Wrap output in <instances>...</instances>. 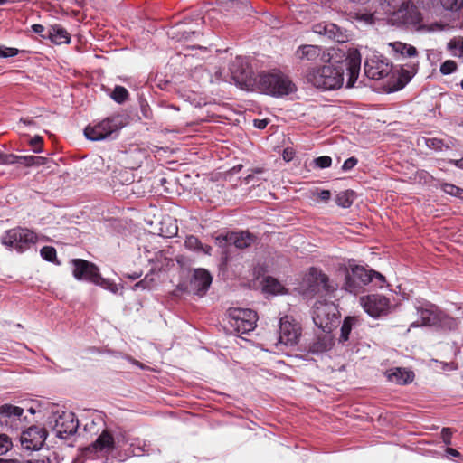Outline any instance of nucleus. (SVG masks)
I'll use <instances>...</instances> for the list:
<instances>
[{
    "label": "nucleus",
    "mask_w": 463,
    "mask_h": 463,
    "mask_svg": "<svg viewBox=\"0 0 463 463\" xmlns=\"http://www.w3.org/2000/svg\"><path fill=\"white\" fill-rule=\"evenodd\" d=\"M441 190L449 195L463 200V189L455 184L443 183L440 184Z\"/></svg>",
    "instance_id": "nucleus-33"
},
{
    "label": "nucleus",
    "mask_w": 463,
    "mask_h": 463,
    "mask_svg": "<svg viewBox=\"0 0 463 463\" xmlns=\"http://www.w3.org/2000/svg\"><path fill=\"white\" fill-rule=\"evenodd\" d=\"M388 378L397 384H406L413 380L414 374L404 368H395L388 374Z\"/></svg>",
    "instance_id": "nucleus-25"
},
{
    "label": "nucleus",
    "mask_w": 463,
    "mask_h": 463,
    "mask_svg": "<svg viewBox=\"0 0 463 463\" xmlns=\"http://www.w3.org/2000/svg\"><path fill=\"white\" fill-rule=\"evenodd\" d=\"M313 32L338 43H345L349 38L345 30L331 23L317 24L313 26Z\"/></svg>",
    "instance_id": "nucleus-18"
},
{
    "label": "nucleus",
    "mask_w": 463,
    "mask_h": 463,
    "mask_svg": "<svg viewBox=\"0 0 463 463\" xmlns=\"http://www.w3.org/2000/svg\"><path fill=\"white\" fill-rule=\"evenodd\" d=\"M301 335V328L296 320L285 316L279 321V342L285 345H294L298 343Z\"/></svg>",
    "instance_id": "nucleus-9"
},
{
    "label": "nucleus",
    "mask_w": 463,
    "mask_h": 463,
    "mask_svg": "<svg viewBox=\"0 0 463 463\" xmlns=\"http://www.w3.org/2000/svg\"><path fill=\"white\" fill-rule=\"evenodd\" d=\"M460 86L463 89V80H461Z\"/></svg>",
    "instance_id": "nucleus-64"
},
{
    "label": "nucleus",
    "mask_w": 463,
    "mask_h": 463,
    "mask_svg": "<svg viewBox=\"0 0 463 463\" xmlns=\"http://www.w3.org/2000/svg\"><path fill=\"white\" fill-rule=\"evenodd\" d=\"M55 435L61 439H66L74 434L79 427V420L71 411L57 412L50 420Z\"/></svg>",
    "instance_id": "nucleus-8"
},
{
    "label": "nucleus",
    "mask_w": 463,
    "mask_h": 463,
    "mask_svg": "<svg viewBox=\"0 0 463 463\" xmlns=\"http://www.w3.org/2000/svg\"><path fill=\"white\" fill-rule=\"evenodd\" d=\"M213 277L205 269H195L191 279V288L197 295H203L211 286Z\"/></svg>",
    "instance_id": "nucleus-19"
},
{
    "label": "nucleus",
    "mask_w": 463,
    "mask_h": 463,
    "mask_svg": "<svg viewBox=\"0 0 463 463\" xmlns=\"http://www.w3.org/2000/svg\"><path fill=\"white\" fill-rule=\"evenodd\" d=\"M73 267L72 274L77 280H86L94 283L98 278L99 270L98 267L82 259H73L71 260Z\"/></svg>",
    "instance_id": "nucleus-15"
},
{
    "label": "nucleus",
    "mask_w": 463,
    "mask_h": 463,
    "mask_svg": "<svg viewBox=\"0 0 463 463\" xmlns=\"http://www.w3.org/2000/svg\"><path fill=\"white\" fill-rule=\"evenodd\" d=\"M425 145L428 148L436 151H441L444 146L443 141L439 138H427L425 139Z\"/></svg>",
    "instance_id": "nucleus-40"
},
{
    "label": "nucleus",
    "mask_w": 463,
    "mask_h": 463,
    "mask_svg": "<svg viewBox=\"0 0 463 463\" xmlns=\"http://www.w3.org/2000/svg\"><path fill=\"white\" fill-rule=\"evenodd\" d=\"M442 439L445 444L449 445L451 444V436L452 432L450 429L449 428H443L441 431Z\"/></svg>",
    "instance_id": "nucleus-49"
},
{
    "label": "nucleus",
    "mask_w": 463,
    "mask_h": 463,
    "mask_svg": "<svg viewBox=\"0 0 463 463\" xmlns=\"http://www.w3.org/2000/svg\"><path fill=\"white\" fill-rule=\"evenodd\" d=\"M6 2V0H0V5H3Z\"/></svg>",
    "instance_id": "nucleus-62"
},
{
    "label": "nucleus",
    "mask_w": 463,
    "mask_h": 463,
    "mask_svg": "<svg viewBox=\"0 0 463 463\" xmlns=\"http://www.w3.org/2000/svg\"><path fill=\"white\" fill-rule=\"evenodd\" d=\"M255 241V236L248 232H227L225 235L216 237V242L219 246L233 244L238 249H244Z\"/></svg>",
    "instance_id": "nucleus-17"
},
{
    "label": "nucleus",
    "mask_w": 463,
    "mask_h": 463,
    "mask_svg": "<svg viewBox=\"0 0 463 463\" xmlns=\"http://www.w3.org/2000/svg\"><path fill=\"white\" fill-rule=\"evenodd\" d=\"M150 288V286H149V282H148L147 277H146L144 279L138 281L137 283H136L134 285V289L135 290H137L139 288L146 289V288Z\"/></svg>",
    "instance_id": "nucleus-50"
},
{
    "label": "nucleus",
    "mask_w": 463,
    "mask_h": 463,
    "mask_svg": "<svg viewBox=\"0 0 463 463\" xmlns=\"http://www.w3.org/2000/svg\"><path fill=\"white\" fill-rule=\"evenodd\" d=\"M268 122L265 119H255L254 126L259 129H263L266 128Z\"/></svg>",
    "instance_id": "nucleus-52"
},
{
    "label": "nucleus",
    "mask_w": 463,
    "mask_h": 463,
    "mask_svg": "<svg viewBox=\"0 0 463 463\" xmlns=\"http://www.w3.org/2000/svg\"><path fill=\"white\" fill-rule=\"evenodd\" d=\"M446 452L449 454V455H451L453 457H458L460 454L458 450H456L455 449H452V448H448L446 449Z\"/></svg>",
    "instance_id": "nucleus-58"
},
{
    "label": "nucleus",
    "mask_w": 463,
    "mask_h": 463,
    "mask_svg": "<svg viewBox=\"0 0 463 463\" xmlns=\"http://www.w3.org/2000/svg\"><path fill=\"white\" fill-rule=\"evenodd\" d=\"M228 323L240 335L248 334L257 326L258 315L250 308L232 307L227 311Z\"/></svg>",
    "instance_id": "nucleus-5"
},
{
    "label": "nucleus",
    "mask_w": 463,
    "mask_h": 463,
    "mask_svg": "<svg viewBox=\"0 0 463 463\" xmlns=\"http://www.w3.org/2000/svg\"><path fill=\"white\" fill-rule=\"evenodd\" d=\"M283 158L286 161H290L293 158V151L289 149H285L283 152Z\"/></svg>",
    "instance_id": "nucleus-56"
},
{
    "label": "nucleus",
    "mask_w": 463,
    "mask_h": 463,
    "mask_svg": "<svg viewBox=\"0 0 463 463\" xmlns=\"http://www.w3.org/2000/svg\"><path fill=\"white\" fill-rule=\"evenodd\" d=\"M361 68V55L357 49H349L344 61L314 68L307 73V80L313 86L324 90H335L344 83V71H347L346 87L354 85Z\"/></svg>",
    "instance_id": "nucleus-1"
},
{
    "label": "nucleus",
    "mask_w": 463,
    "mask_h": 463,
    "mask_svg": "<svg viewBox=\"0 0 463 463\" xmlns=\"http://www.w3.org/2000/svg\"><path fill=\"white\" fill-rule=\"evenodd\" d=\"M398 17L406 24L417 26L421 22V14L418 8L410 2L403 3L398 10Z\"/></svg>",
    "instance_id": "nucleus-21"
},
{
    "label": "nucleus",
    "mask_w": 463,
    "mask_h": 463,
    "mask_svg": "<svg viewBox=\"0 0 463 463\" xmlns=\"http://www.w3.org/2000/svg\"><path fill=\"white\" fill-rule=\"evenodd\" d=\"M18 164L25 166L33 165V156H19Z\"/></svg>",
    "instance_id": "nucleus-48"
},
{
    "label": "nucleus",
    "mask_w": 463,
    "mask_h": 463,
    "mask_svg": "<svg viewBox=\"0 0 463 463\" xmlns=\"http://www.w3.org/2000/svg\"><path fill=\"white\" fill-rule=\"evenodd\" d=\"M197 34H199V32L192 28H185L184 25L175 26L171 33L173 38H176L178 41L184 42L190 41Z\"/></svg>",
    "instance_id": "nucleus-28"
},
{
    "label": "nucleus",
    "mask_w": 463,
    "mask_h": 463,
    "mask_svg": "<svg viewBox=\"0 0 463 463\" xmlns=\"http://www.w3.org/2000/svg\"><path fill=\"white\" fill-rule=\"evenodd\" d=\"M177 226L176 225H171L169 228H168V231L166 232V233L164 235L165 237H173L175 236L176 233H177Z\"/></svg>",
    "instance_id": "nucleus-53"
},
{
    "label": "nucleus",
    "mask_w": 463,
    "mask_h": 463,
    "mask_svg": "<svg viewBox=\"0 0 463 463\" xmlns=\"http://www.w3.org/2000/svg\"><path fill=\"white\" fill-rule=\"evenodd\" d=\"M313 194H317V197L324 203H327L331 197V193L329 190H321V191L317 190Z\"/></svg>",
    "instance_id": "nucleus-47"
},
{
    "label": "nucleus",
    "mask_w": 463,
    "mask_h": 463,
    "mask_svg": "<svg viewBox=\"0 0 463 463\" xmlns=\"http://www.w3.org/2000/svg\"><path fill=\"white\" fill-rule=\"evenodd\" d=\"M257 83L260 90L277 97L288 95L296 90L295 84L282 73L260 74Z\"/></svg>",
    "instance_id": "nucleus-2"
},
{
    "label": "nucleus",
    "mask_w": 463,
    "mask_h": 463,
    "mask_svg": "<svg viewBox=\"0 0 463 463\" xmlns=\"http://www.w3.org/2000/svg\"><path fill=\"white\" fill-rule=\"evenodd\" d=\"M184 246L186 247V249L188 250H194V251H197V252H203L206 255H210L211 254V251H212V247L209 246V245H203L200 240L194 236V235H190V236H187L185 241H184Z\"/></svg>",
    "instance_id": "nucleus-27"
},
{
    "label": "nucleus",
    "mask_w": 463,
    "mask_h": 463,
    "mask_svg": "<svg viewBox=\"0 0 463 463\" xmlns=\"http://www.w3.org/2000/svg\"><path fill=\"white\" fill-rule=\"evenodd\" d=\"M353 201L354 192L349 190L339 193L335 197L336 204L342 208L350 207L353 203Z\"/></svg>",
    "instance_id": "nucleus-32"
},
{
    "label": "nucleus",
    "mask_w": 463,
    "mask_h": 463,
    "mask_svg": "<svg viewBox=\"0 0 463 463\" xmlns=\"http://www.w3.org/2000/svg\"><path fill=\"white\" fill-rule=\"evenodd\" d=\"M47 433L45 430L40 426H32L22 432L21 444L27 450L40 449L45 439Z\"/></svg>",
    "instance_id": "nucleus-14"
},
{
    "label": "nucleus",
    "mask_w": 463,
    "mask_h": 463,
    "mask_svg": "<svg viewBox=\"0 0 463 463\" xmlns=\"http://www.w3.org/2000/svg\"><path fill=\"white\" fill-rule=\"evenodd\" d=\"M357 324V318L354 317H347L345 318L341 329H340V337L339 341L341 343H345L349 340L351 331L353 327Z\"/></svg>",
    "instance_id": "nucleus-31"
},
{
    "label": "nucleus",
    "mask_w": 463,
    "mask_h": 463,
    "mask_svg": "<svg viewBox=\"0 0 463 463\" xmlns=\"http://www.w3.org/2000/svg\"><path fill=\"white\" fill-rule=\"evenodd\" d=\"M357 163L358 160L354 156L349 157L344 162L342 170L345 172L350 171L357 165Z\"/></svg>",
    "instance_id": "nucleus-46"
},
{
    "label": "nucleus",
    "mask_w": 463,
    "mask_h": 463,
    "mask_svg": "<svg viewBox=\"0 0 463 463\" xmlns=\"http://www.w3.org/2000/svg\"><path fill=\"white\" fill-rule=\"evenodd\" d=\"M0 463H26V462H24L23 460H19V459H14V458H10V459L1 458Z\"/></svg>",
    "instance_id": "nucleus-57"
},
{
    "label": "nucleus",
    "mask_w": 463,
    "mask_h": 463,
    "mask_svg": "<svg viewBox=\"0 0 463 463\" xmlns=\"http://www.w3.org/2000/svg\"><path fill=\"white\" fill-rule=\"evenodd\" d=\"M309 280L314 283L316 288L314 291L330 293L335 289V286L330 283L328 277L316 268L310 269Z\"/></svg>",
    "instance_id": "nucleus-20"
},
{
    "label": "nucleus",
    "mask_w": 463,
    "mask_h": 463,
    "mask_svg": "<svg viewBox=\"0 0 463 463\" xmlns=\"http://www.w3.org/2000/svg\"><path fill=\"white\" fill-rule=\"evenodd\" d=\"M32 31L35 33H42L44 32V26L39 24H35L32 25Z\"/></svg>",
    "instance_id": "nucleus-55"
},
{
    "label": "nucleus",
    "mask_w": 463,
    "mask_h": 463,
    "mask_svg": "<svg viewBox=\"0 0 463 463\" xmlns=\"http://www.w3.org/2000/svg\"><path fill=\"white\" fill-rule=\"evenodd\" d=\"M128 96V92L126 88L122 86L115 87L111 93V98L118 103H123Z\"/></svg>",
    "instance_id": "nucleus-36"
},
{
    "label": "nucleus",
    "mask_w": 463,
    "mask_h": 463,
    "mask_svg": "<svg viewBox=\"0 0 463 463\" xmlns=\"http://www.w3.org/2000/svg\"><path fill=\"white\" fill-rule=\"evenodd\" d=\"M123 127L122 119L119 116L108 118L101 122L88 126L84 129L85 137L92 141H100L111 137Z\"/></svg>",
    "instance_id": "nucleus-7"
},
{
    "label": "nucleus",
    "mask_w": 463,
    "mask_h": 463,
    "mask_svg": "<svg viewBox=\"0 0 463 463\" xmlns=\"http://www.w3.org/2000/svg\"><path fill=\"white\" fill-rule=\"evenodd\" d=\"M362 18L364 19L366 22L372 20V14H363Z\"/></svg>",
    "instance_id": "nucleus-60"
},
{
    "label": "nucleus",
    "mask_w": 463,
    "mask_h": 463,
    "mask_svg": "<svg viewBox=\"0 0 463 463\" xmlns=\"http://www.w3.org/2000/svg\"><path fill=\"white\" fill-rule=\"evenodd\" d=\"M448 47L454 56L463 58V38L453 39L448 43Z\"/></svg>",
    "instance_id": "nucleus-35"
},
{
    "label": "nucleus",
    "mask_w": 463,
    "mask_h": 463,
    "mask_svg": "<svg viewBox=\"0 0 463 463\" xmlns=\"http://www.w3.org/2000/svg\"><path fill=\"white\" fill-rule=\"evenodd\" d=\"M139 277V275H137V274H133V276H131L130 278L133 279H136Z\"/></svg>",
    "instance_id": "nucleus-61"
},
{
    "label": "nucleus",
    "mask_w": 463,
    "mask_h": 463,
    "mask_svg": "<svg viewBox=\"0 0 463 463\" xmlns=\"http://www.w3.org/2000/svg\"><path fill=\"white\" fill-rule=\"evenodd\" d=\"M449 27L448 24H439V23H434V24H431L428 30L429 31H440V30H445Z\"/></svg>",
    "instance_id": "nucleus-51"
},
{
    "label": "nucleus",
    "mask_w": 463,
    "mask_h": 463,
    "mask_svg": "<svg viewBox=\"0 0 463 463\" xmlns=\"http://www.w3.org/2000/svg\"><path fill=\"white\" fill-rule=\"evenodd\" d=\"M360 302L364 311L372 317L386 315L390 308L389 299L380 294L363 297L360 298Z\"/></svg>",
    "instance_id": "nucleus-11"
},
{
    "label": "nucleus",
    "mask_w": 463,
    "mask_h": 463,
    "mask_svg": "<svg viewBox=\"0 0 463 463\" xmlns=\"http://www.w3.org/2000/svg\"><path fill=\"white\" fill-rule=\"evenodd\" d=\"M283 285L272 277H267L263 280V291L272 295L284 293Z\"/></svg>",
    "instance_id": "nucleus-30"
},
{
    "label": "nucleus",
    "mask_w": 463,
    "mask_h": 463,
    "mask_svg": "<svg viewBox=\"0 0 463 463\" xmlns=\"http://www.w3.org/2000/svg\"><path fill=\"white\" fill-rule=\"evenodd\" d=\"M374 279L378 280L380 287L385 282V279L381 273L367 270L363 266H354L345 275L344 288L346 291L356 294L363 286L372 282Z\"/></svg>",
    "instance_id": "nucleus-3"
},
{
    "label": "nucleus",
    "mask_w": 463,
    "mask_h": 463,
    "mask_svg": "<svg viewBox=\"0 0 463 463\" xmlns=\"http://www.w3.org/2000/svg\"><path fill=\"white\" fill-rule=\"evenodd\" d=\"M33 165H43L46 162V158L43 156H33Z\"/></svg>",
    "instance_id": "nucleus-54"
},
{
    "label": "nucleus",
    "mask_w": 463,
    "mask_h": 463,
    "mask_svg": "<svg viewBox=\"0 0 463 463\" xmlns=\"http://www.w3.org/2000/svg\"><path fill=\"white\" fill-rule=\"evenodd\" d=\"M460 160H461V164H462V166H461V168H460V169H463V158H462V159H460Z\"/></svg>",
    "instance_id": "nucleus-63"
},
{
    "label": "nucleus",
    "mask_w": 463,
    "mask_h": 463,
    "mask_svg": "<svg viewBox=\"0 0 463 463\" xmlns=\"http://www.w3.org/2000/svg\"><path fill=\"white\" fill-rule=\"evenodd\" d=\"M297 57L301 61L330 62L332 54L326 49L317 45L305 44L301 45L296 51Z\"/></svg>",
    "instance_id": "nucleus-16"
},
{
    "label": "nucleus",
    "mask_w": 463,
    "mask_h": 463,
    "mask_svg": "<svg viewBox=\"0 0 463 463\" xmlns=\"http://www.w3.org/2000/svg\"><path fill=\"white\" fill-rule=\"evenodd\" d=\"M417 315L419 319L412 322L410 327L432 326L441 321L442 312L435 306L429 302L417 307Z\"/></svg>",
    "instance_id": "nucleus-10"
},
{
    "label": "nucleus",
    "mask_w": 463,
    "mask_h": 463,
    "mask_svg": "<svg viewBox=\"0 0 463 463\" xmlns=\"http://www.w3.org/2000/svg\"><path fill=\"white\" fill-rule=\"evenodd\" d=\"M94 284L112 292L117 293L118 290V285L109 279L101 278L100 274H99L98 278L94 280Z\"/></svg>",
    "instance_id": "nucleus-34"
},
{
    "label": "nucleus",
    "mask_w": 463,
    "mask_h": 463,
    "mask_svg": "<svg viewBox=\"0 0 463 463\" xmlns=\"http://www.w3.org/2000/svg\"><path fill=\"white\" fill-rule=\"evenodd\" d=\"M388 48L394 56L415 57L418 54L416 48L411 44L402 42H393L388 43Z\"/></svg>",
    "instance_id": "nucleus-24"
},
{
    "label": "nucleus",
    "mask_w": 463,
    "mask_h": 463,
    "mask_svg": "<svg viewBox=\"0 0 463 463\" xmlns=\"http://www.w3.org/2000/svg\"><path fill=\"white\" fill-rule=\"evenodd\" d=\"M312 318L318 328L330 333L338 322L337 307L330 301H317L313 307Z\"/></svg>",
    "instance_id": "nucleus-6"
},
{
    "label": "nucleus",
    "mask_w": 463,
    "mask_h": 463,
    "mask_svg": "<svg viewBox=\"0 0 463 463\" xmlns=\"http://www.w3.org/2000/svg\"><path fill=\"white\" fill-rule=\"evenodd\" d=\"M13 444L11 439L5 435H0V456L5 454L11 448Z\"/></svg>",
    "instance_id": "nucleus-39"
},
{
    "label": "nucleus",
    "mask_w": 463,
    "mask_h": 463,
    "mask_svg": "<svg viewBox=\"0 0 463 463\" xmlns=\"http://www.w3.org/2000/svg\"><path fill=\"white\" fill-rule=\"evenodd\" d=\"M332 345V337L328 333H325L323 336L317 337V340L310 345L309 351L313 354H319L329 350Z\"/></svg>",
    "instance_id": "nucleus-26"
},
{
    "label": "nucleus",
    "mask_w": 463,
    "mask_h": 463,
    "mask_svg": "<svg viewBox=\"0 0 463 463\" xmlns=\"http://www.w3.org/2000/svg\"><path fill=\"white\" fill-rule=\"evenodd\" d=\"M446 10L457 11L463 6V0H439Z\"/></svg>",
    "instance_id": "nucleus-38"
},
{
    "label": "nucleus",
    "mask_w": 463,
    "mask_h": 463,
    "mask_svg": "<svg viewBox=\"0 0 463 463\" xmlns=\"http://www.w3.org/2000/svg\"><path fill=\"white\" fill-rule=\"evenodd\" d=\"M231 77L234 83L242 90H248L252 85L251 71L247 62L237 57L230 67Z\"/></svg>",
    "instance_id": "nucleus-13"
},
{
    "label": "nucleus",
    "mask_w": 463,
    "mask_h": 463,
    "mask_svg": "<svg viewBox=\"0 0 463 463\" xmlns=\"http://www.w3.org/2000/svg\"><path fill=\"white\" fill-rule=\"evenodd\" d=\"M114 449V439L110 432L104 430L96 441L89 448L95 452L109 453Z\"/></svg>",
    "instance_id": "nucleus-22"
},
{
    "label": "nucleus",
    "mask_w": 463,
    "mask_h": 463,
    "mask_svg": "<svg viewBox=\"0 0 463 463\" xmlns=\"http://www.w3.org/2000/svg\"><path fill=\"white\" fill-rule=\"evenodd\" d=\"M42 37L50 39L55 44L69 43L71 39L69 33L58 24L51 26L47 34L42 35Z\"/></svg>",
    "instance_id": "nucleus-23"
},
{
    "label": "nucleus",
    "mask_w": 463,
    "mask_h": 463,
    "mask_svg": "<svg viewBox=\"0 0 463 463\" xmlns=\"http://www.w3.org/2000/svg\"><path fill=\"white\" fill-rule=\"evenodd\" d=\"M38 240L39 236L34 232L21 227L6 231L1 238V241L5 246L14 249L18 252L25 251L34 245Z\"/></svg>",
    "instance_id": "nucleus-4"
},
{
    "label": "nucleus",
    "mask_w": 463,
    "mask_h": 463,
    "mask_svg": "<svg viewBox=\"0 0 463 463\" xmlns=\"http://www.w3.org/2000/svg\"><path fill=\"white\" fill-rule=\"evenodd\" d=\"M331 164L332 158L328 156H322L314 159V165L321 169L329 167Z\"/></svg>",
    "instance_id": "nucleus-41"
},
{
    "label": "nucleus",
    "mask_w": 463,
    "mask_h": 463,
    "mask_svg": "<svg viewBox=\"0 0 463 463\" xmlns=\"http://www.w3.org/2000/svg\"><path fill=\"white\" fill-rule=\"evenodd\" d=\"M449 163L454 165L455 166H457L458 168H461V166H462L460 159H458V160L449 159Z\"/></svg>",
    "instance_id": "nucleus-59"
},
{
    "label": "nucleus",
    "mask_w": 463,
    "mask_h": 463,
    "mask_svg": "<svg viewBox=\"0 0 463 463\" xmlns=\"http://www.w3.org/2000/svg\"><path fill=\"white\" fill-rule=\"evenodd\" d=\"M24 414V409L19 406L4 404L0 406V415L12 420H19Z\"/></svg>",
    "instance_id": "nucleus-29"
},
{
    "label": "nucleus",
    "mask_w": 463,
    "mask_h": 463,
    "mask_svg": "<svg viewBox=\"0 0 463 463\" xmlns=\"http://www.w3.org/2000/svg\"><path fill=\"white\" fill-rule=\"evenodd\" d=\"M457 69V64L454 61L448 60L443 62L440 66V72L444 75L450 74L454 72Z\"/></svg>",
    "instance_id": "nucleus-42"
},
{
    "label": "nucleus",
    "mask_w": 463,
    "mask_h": 463,
    "mask_svg": "<svg viewBox=\"0 0 463 463\" xmlns=\"http://www.w3.org/2000/svg\"><path fill=\"white\" fill-rule=\"evenodd\" d=\"M18 156L14 154H2L0 152V164L2 165H13V164H18Z\"/></svg>",
    "instance_id": "nucleus-43"
},
{
    "label": "nucleus",
    "mask_w": 463,
    "mask_h": 463,
    "mask_svg": "<svg viewBox=\"0 0 463 463\" xmlns=\"http://www.w3.org/2000/svg\"><path fill=\"white\" fill-rule=\"evenodd\" d=\"M392 65L381 55L373 54L366 58L364 62V73L372 80H379L389 75Z\"/></svg>",
    "instance_id": "nucleus-12"
},
{
    "label": "nucleus",
    "mask_w": 463,
    "mask_h": 463,
    "mask_svg": "<svg viewBox=\"0 0 463 463\" xmlns=\"http://www.w3.org/2000/svg\"><path fill=\"white\" fill-rule=\"evenodd\" d=\"M40 254L42 258L47 261L54 262L57 258L56 250L51 246H44L41 249Z\"/></svg>",
    "instance_id": "nucleus-37"
},
{
    "label": "nucleus",
    "mask_w": 463,
    "mask_h": 463,
    "mask_svg": "<svg viewBox=\"0 0 463 463\" xmlns=\"http://www.w3.org/2000/svg\"><path fill=\"white\" fill-rule=\"evenodd\" d=\"M19 51L16 48L0 46V58H10L16 56Z\"/></svg>",
    "instance_id": "nucleus-44"
},
{
    "label": "nucleus",
    "mask_w": 463,
    "mask_h": 463,
    "mask_svg": "<svg viewBox=\"0 0 463 463\" xmlns=\"http://www.w3.org/2000/svg\"><path fill=\"white\" fill-rule=\"evenodd\" d=\"M30 146H32V150L34 153H41L43 151L42 144L43 137L40 136H35L30 140Z\"/></svg>",
    "instance_id": "nucleus-45"
}]
</instances>
